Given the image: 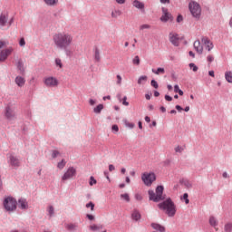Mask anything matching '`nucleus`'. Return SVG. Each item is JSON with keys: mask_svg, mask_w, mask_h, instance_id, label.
Instances as JSON below:
<instances>
[{"mask_svg": "<svg viewBox=\"0 0 232 232\" xmlns=\"http://www.w3.org/2000/svg\"><path fill=\"white\" fill-rule=\"evenodd\" d=\"M188 66L193 72H198V66H197L195 63H191L188 64Z\"/></svg>", "mask_w": 232, "mask_h": 232, "instance_id": "36", "label": "nucleus"}, {"mask_svg": "<svg viewBox=\"0 0 232 232\" xmlns=\"http://www.w3.org/2000/svg\"><path fill=\"white\" fill-rule=\"evenodd\" d=\"M179 91H180V88L179 87V85H175V86H174V92H175V93H179Z\"/></svg>", "mask_w": 232, "mask_h": 232, "instance_id": "55", "label": "nucleus"}, {"mask_svg": "<svg viewBox=\"0 0 232 232\" xmlns=\"http://www.w3.org/2000/svg\"><path fill=\"white\" fill-rule=\"evenodd\" d=\"M182 199L185 200L186 204H189V199L188 198V193H185L183 195Z\"/></svg>", "mask_w": 232, "mask_h": 232, "instance_id": "48", "label": "nucleus"}, {"mask_svg": "<svg viewBox=\"0 0 232 232\" xmlns=\"http://www.w3.org/2000/svg\"><path fill=\"white\" fill-rule=\"evenodd\" d=\"M94 59L96 63H101V51L99 48H96L94 51Z\"/></svg>", "mask_w": 232, "mask_h": 232, "instance_id": "24", "label": "nucleus"}, {"mask_svg": "<svg viewBox=\"0 0 232 232\" xmlns=\"http://www.w3.org/2000/svg\"><path fill=\"white\" fill-rule=\"evenodd\" d=\"M77 175V169L75 168L71 167L67 169V171L62 177V180H70L72 177Z\"/></svg>", "mask_w": 232, "mask_h": 232, "instance_id": "10", "label": "nucleus"}, {"mask_svg": "<svg viewBox=\"0 0 232 232\" xmlns=\"http://www.w3.org/2000/svg\"><path fill=\"white\" fill-rule=\"evenodd\" d=\"M116 3H118V5H124V3H126V0H116Z\"/></svg>", "mask_w": 232, "mask_h": 232, "instance_id": "58", "label": "nucleus"}, {"mask_svg": "<svg viewBox=\"0 0 232 232\" xmlns=\"http://www.w3.org/2000/svg\"><path fill=\"white\" fill-rule=\"evenodd\" d=\"M4 115L7 121H14L15 119V109L8 105L5 109Z\"/></svg>", "mask_w": 232, "mask_h": 232, "instance_id": "9", "label": "nucleus"}, {"mask_svg": "<svg viewBox=\"0 0 232 232\" xmlns=\"http://www.w3.org/2000/svg\"><path fill=\"white\" fill-rule=\"evenodd\" d=\"M122 15V11L121 10H114L111 12V17L113 19H117V17H121Z\"/></svg>", "mask_w": 232, "mask_h": 232, "instance_id": "28", "label": "nucleus"}, {"mask_svg": "<svg viewBox=\"0 0 232 232\" xmlns=\"http://www.w3.org/2000/svg\"><path fill=\"white\" fill-rule=\"evenodd\" d=\"M158 208L164 211L165 215L169 217H173L177 213V207L175 206V203H173V200H171V198H168L162 203H160L158 205Z\"/></svg>", "mask_w": 232, "mask_h": 232, "instance_id": "2", "label": "nucleus"}, {"mask_svg": "<svg viewBox=\"0 0 232 232\" xmlns=\"http://www.w3.org/2000/svg\"><path fill=\"white\" fill-rule=\"evenodd\" d=\"M132 6H134V8H137L138 10H140L141 12H144V3L139 1V0H134L132 2Z\"/></svg>", "mask_w": 232, "mask_h": 232, "instance_id": "17", "label": "nucleus"}, {"mask_svg": "<svg viewBox=\"0 0 232 232\" xmlns=\"http://www.w3.org/2000/svg\"><path fill=\"white\" fill-rule=\"evenodd\" d=\"M16 67L19 70L20 73H24V63H23V60H18L16 63Z\"/></svg>", "mask_w": 232, "mask_h": 232, "instance_id": "21", "label": "nucleus"}, {"mask_svg": "<svg viewBox=\"0 0 232 232\" xmlns=\"http://www.w3.org/2000/svg\"><path fill=\"white\" fill-rule=\"evenodd\" d=\"M194 48L196 52L199 54H202V52H204V47L200 44V41L197 40L194 42Z\"/></svg>", "mask_w": 232, "mask_h": 232, "instance_id": "18", "label": "nucleus"}, {"mask_svg": "<svg viewBox=\"0 0 232 232\" xmlns=\"http://www.w3.org/2000/svg\"><path fill=\"white\" fill-rule=\"evenodd\" d=\"M90 229L92 231H99V229H102V226L91 225Z\"/></svg>", "mask_w": 232, "mask_h": 232, "instance_id": "33", "label": "nucleus"}, {"mask_svg": "<svg viewBox=\"0 0 232 232\" xmlns=\"http://www.w3.org/2000/svg\"><path fill=\"white\" fill-rule=\"evenodd\" d=\"M188 9L194 19H200V15H202V7H200V5L198 3L191 1L188 4Z\"/></svg>", "mask_w": 232, "mask_h": 232, "instance_id": "5", "label": "nucleus"}, {"mask_svg": "<svg viewBox=\"0 0 232 232\" xmlns=\"http://www.w3.org/2000/svg\"><path fill=\"white\" fill-rule=\"evenodd\" d=\"M176 110H178V111H182V107H180V105H176Z\"/></svg>", "mask_w": 232, "mask_h": 232, "instance_id": "62", "label": "nucleus"}, {"mask_svg": "<svg viewBox=\"0 0 232 232\" xmlns=\"http://www.w3.org/2000/svg\"><path fill=\"white\" fill-rule=\"evenodd\" d=\"M55 65L59 66L60 68H63V62L61 61V59L59 58L55 59Z\"/></svg>", "mask_w": 232, "mask_h": 232, "instance_id": "43", "label": "nucleus"}, {"mask_svg": "<svg viewBox=\"0 0 232 232\" xmlns=\"http://www.w3.org/2000/svg\"><path fill=\"white\" fill-rule=\"evenodd\" d=\"M225 79L228 82L232 83V72H225Z\"/></svg>", "mask_w": 232, "mask_h": 232, "instance_id": "30", "label": "nucleus"}, {"mask_svg": "<svg viewBox=\"0 0 232 232\" xmlns=\"http://www.w3.org/2000/svg\"><path fill=\"white\" fill-rule=\"evenodd\" d=\"M64 166H66V161H64V160H62L60 162H58L57 164V168L59 169H63Z\"/></svg>", "mask_w": 232, "mask_h": 232, "instance_id": "34", "label": "nucleus"}, {"mask_svg": "<svg viewBox=\"0 0 232 232\" xmlns=\"http://www.w3.org/2000/svg\"><path fill=\"white\" fill-rule=\"evenodd\" d=\"M104 110V105L99 104L97 107L93 109L94 113H101Z\"/></svg>", "mask_w": 232, "mask_h": 232, "instance_id": "31", "label": "nucleus"}, {"mask_svg": "<svg viewBox=\"0 0 232 232\" xmlns=\"http://www.w3.org/2000/svg\"><path fill=\"white\" fill-rule=\"evenodd\" d=\"M14 53V47L10 46L0 51V63H5Z\"/></svg>", "mask_w": 232, "mask_h": 232, "instance_id": "8", "label": "nucleus"}, {"mask_svg": "<svg viewBox=\"0 0 232 232\" xmlns=\"http://www.w3.org/2000/svg\"><path fill=\"white\" fill-rule=\"evenodd\" d=\"M162 12L163 14L160 17V21H162V23H168V21L171 19V14H169L168 9L166 8H162Z\"/></svg>", "mask_w": 232, "mask_h": 232, "instance_id": "14", "label": "nucleus"}, {"mask_svg": "<svg viewBox=\"0 0 232 232\" xmlns=\"http://www.w3.org/2000/svg\"><path fill=\"white\" fill-rule=\"evenodd\" d=\"M169 38L170 43L174 46H179V41L180 37L179 36V34L177 33H170L169 35Z\"/></svg>", "mask_w": 232, "mask_h": 232, "instance_id": "13", "label": "nucleus"}, {"mask_svg": "<svg viewBox=\"0 0 232 232\" xmlns=\"http://www.w3.org/2000/svg\"><path fill=\"white\" fill-rule=\"evenodd\" d=\"M48 212H49V215L52 217V215H53V208L52 206L49 207L48 208Z\"/></svg>", "mask_w": 232, "mask_h": 232, "instance_id": "52", "label": "nucleus"}, {"mask_svg": "<svg viewBox=\"0 0 232 232\" xmlns=\"http://www.w3.org/2000/svg\"><path fill=\"white\" fill-rule=\"evenodd\" d=\"M188 54L190 57H192L193 59H195V53H193L192 51L188 52Z\"/></svg>", "mask_w": 232, "mask_h": 232, "instance_id": "60", "label": "nucleus"}, {"mask_svg": "<svg viewBox=\"0 0 232 232\" xmlns=\"http://www.w3.org/2000/svg\"><path fill=\"white\" fill-rule=\"evenodd\" d=\"M209 224L212 226V227H217L218 226V221L217 218H215V217L211 216L209 218Z\"/></svg>", "mask_w": 232, "mask_h": 232, "instance_id": "25", "label": "nucleus"}, {"mask_svg": "<svg viewBox=\"0 0 232 232\" xmlns=\"http://www.w3.org/2000/svg\"><path fill=\"white\" fill-rule=\"evenodd\" d=\"M207 61H208V64H209L210 63H213V61H215V56H213V54H208V55L207 56Z\"/></svg>", "mask_w": 232, "mask_h": 232, "instance_id": "40", "label": "nucleus"}, {"mask_svg": "<svg viewBox=\"0 0 232 232\" xmlns=\"http://www.w3.org/2000/svg\"><path fill=\"white\" fill-rule=\"evenodd\" d=\"M112 131H119V126L117 125H112Z\"/></svg>", "mask_w": 232, "mask_h": 232, "instance_id": "57", "label": "nucleus"}, {"mask_svg": "<svg viewBox=\"0 0 232 232\" xmlns=\"http://www.w3.org/2000/svg\"><path fill=\"white\" fill-rule=\"evenodd\" d=\"M3 208L7 213H14L17 209V199L14 197H5L3 201Z\"/></svg>", "mask_w": 232, "mask_h": 232, "instance_id": "4", "label": "nucleus"}, {"mask_svg": "<svg viewBox=\"0 0 232 232\" xmlns=\"http://www.w3.org/2000/svg\"><path fill=\"white\" fill-rule=\"evenodd\" d=\"M7 162L12 166V168H19V166H21L19 158L13 154L9 155Z\"/></svg>", "mask_w": 232, "mask_h": 232, "instance_id": "11", "label": "nucleus"}, {"mask_svg": "<svg viewBox=\"0 0 232 232\" xmlns=\"http://www.w3.org/2000/svg\"><path fill=\"white\" fill-rule=\"evenodd\" d=\"M182 21H183V17H182V15H178V17H177V23H182Z\"/></svg>", "mask_w": 232, "mask_h": 232, "instance_id": "54", "label": "nucleus"}, {"mask_svg": "<svg viewBox=\"0 0 232 232\" xmlns=\"http://www.w3.org/2000/svg\"><path fill=\"white\" fill-rule=\"evenodd\" d=\"M201 42L204 44L206 50H208V52H209L210 50H213V48H214L213 42H211V40H209V38L203 37L201 39Z\"/></svg>", "mask_w": 232, "mask_h": 232, "instance_id": "12", "label": "nucleus"}, {"mask_svg": "<svg viewBox=\"0 0 232 232\" xmlns=\"http://www.w3.org/2000/svg\"><path fill=\"white\" fill-rule=\"evenodd\" d=\"M109 171H115V166L113 165H109Z\"/></svg>", "mask_w": 232, "mask_h": 232, "instance_id": "56", "label": "nucleus"}, {"mask_svg": "<svg viewBox=\"0 0 232 232\" xmlns=\"http://www.w3.org/2000/svg\"><path fill=\"white\" fill-rule=\"evenodd\" d=\"M225 231L226 232H231L232 231V224L228 223L225 225Z\"/></svg>", "mask_w": 232, "mask_h": 232, "instance_id": "38", "label": "nucleus"}, {"mask_svg": "<svg viewBox=\"0 0 232 232\" xmlns=\"http://www.w3.org/2000/svg\"><path fill=\"white\" fill-rule=\"evenodd\" d=\"M86 208H91V210L93 211L95 208V204H93V202H89L86 204Z\"/></svg>", "mask_w": 232, "mask_h": 232, "instance_id": "46", "label": "nucleus"}, {"mask_svg": "<svg viewBox=\"0 0 232 232\" xmlns=\"http://www.w3.org/2000/svg\"><path fill=\"white\" fill-rule=\"evenodd\" d=\"M141 180L145 186H151L157 180V176L153 172H144L141 175Z\"/></svg>", "mask_w": 232, "mask_h": 232, "instance_id": "6", "label": "nucleus"}, {"mask_svg": "<svg viewBox=\"0 0 232 232\" xmlns=\"http://www.w3.org/2000/svg\"><path fill=\"white\" fill-rule=\"evenodd\" d=\"M152 73H155V75H164V73H166V71L164 70V68H158L157 70L152 69Z\"/></svg>", "mask_w": 232, "mask_h": 232, "instance_id": "26", "label": "nucleus"}, {"mask_svg": "<svg viewBox=\"0 0 232 232\" xmlns=\"http://www.w3.org/2000/svg\"><path fill=\"white\" fill-rule=\"evenodd\" d=\"M120 197L121 200H125V202H130V194L128 193L121 194Z\"/></svg>", "mask_w": 232, "mask_h": 232, "instance_id": "32", "label": "nucleus"}, {"mask_svg": "<svg viewBox=\"0 0 232 232\" xmlns=\"http://www.w3.org/2000/svg\"><path fill=\"white\" fill-rule=\"evenodd\" d=\"M19 46H21L22 48L26 46V41H24V38H21L19 41Z\"/></svg>", "mask_w": 232, "mask_h": 232, "instance_id": "44", "label": "nucleus"}, {"mask_svg": "<svg viewBox=\"0 0 232 232\" xmlns=\"http://www.w3.org/2000/svg\"><path fill=\"white\" fill-rule=\"evenodd\" d=\"M59 155H61L59 150H53V152H52L53 159H56V157H59Z\"/></svg>", "mask_w": 232, "mask_h": 232, "instance_id": "45", "label": "nucleus"}, {"mask_svg": "<svg viewBox=\"0 0 232 232\" xmlns=\"http://www.w3.org/2000/svg\"><path fill=\"white\" fill-rule=\"evenodd\" d=\"M184 150H185V147H182V146H179V145H178L174 149L176 153H182V151H184Z\"/></svg>", "mask_w": 232, "mask_h": 232, "instance_id": "35", "label": "nucleus"}, {"mask_svg": "<svg viewBox=\"0 0 232 232\" xmlns=\"http://www.w3.org/2000/svg\"><path fill=\"white\" fill-rule=\"evenodd\" d=\"M150 85H151L153 88H155V90L159 89V83H158L157 81H155V80H152V81L150 82Z\"/></svg>", "mask_w": 232, "mask_h": 232, "instance_id": "41", "label": "nucleus"}, {"mask_svg": "<svg viewBox=\"0 0 232 232\" xmlns=\"http://www.w3.org/2000/svg\"><path fill=\"white\" fill-rule=\"evenodd\" d=\"M87 218H89V220H93V216L92 215L88 214Z\"/></svg>", "mask_w": 232, "mask_h": 232, "instance_id": "64", "label": "nucleus"}, {"mask_svg": "<svg viewBox=\"0 0 232 232\" xmlns=\"http://www.w3.org/2000/svg\"><path fill=\"white\" fill-rule=\"evenodd\" d=\"M135 198H136V200L140 201V200H142V195H140V194H136V195H135Z\"/></svg>", "mask_w": 232, "mask_h": 232, "instance_id": "53", "label": "nucleus"}, {"mask_svg": "<svg viewBox=\"0 0 232 232\" xmlns=\"http://www.w3.org/2000/svg\"><path fill=\"white\" fill-rule=\"evenodd\" d=\"M44 84L46 88H58L59 80L53 76H47L44 78Z\"/></svg>", "mask_w": 232, "mask_h": 232, "instance_id": "7", "label": "nucleus"}, {"mask_svg": "<svg viewBox=\"0 0 232 232\" xmlns=\"http://www.w3.org/2000/svg\"><path fill=\"white\" fill-rule=\"evenodd\" d=\"M132 220H140V212L134 210L131 214Z\"/></svg>", "mask_w": 232, "mask_h": 232, "instance_id": "27", "label": "nucleus"}, {"mask_svg": "<svg viewBox=\"0 0 232 232\" xmlns=\"http://www.w3.org/2000/svg\"><path fill=\"white\" fill-rule=\"evenodd\" d=\"M127 101H128V97L124 96L122 99L123 106H130V102H128Z\"/></svg>", "mask_w": 232, "mask_h": 232, "instance_id": "47", "label": "nucleus"}, {"mask_svg": "<svg viewBox=\"0 0 232 232\" xmlns=\"http://www.w3.org/2000/svg\"><path fill=\"white\" fill-rule=\"evenodd\" d=\"M160 3H162L163 5H165V3H167L168 5H169V0H160Z\"/></svg>", "mask_w": 232, "mask_h": 232, "instance_id": "63", "label": "nucleus"}, {"mask_svg": "<svg viewBox=\"0 0 232 232\" xmlns=\"http://www.w3.org/2000/svg\"><path fill=\"white\" fill-rule=\"evenodd\" d=\"M132 63L136 64V66H139V64H140V58L137 55L134 57V59L132 60Z\"/></svg>", "mask_w": 232, "mask_h": 232, "instance_id": "37", "label": "nucleus"}, {"mask_svg": "<svg viewBox=\"0 0 232 232\" xmlns=\"http://www.w3.org/2000/svg\"><path fill=\"white\" fill-rule=\"evenodd\" d=\"M6 42L5 41H3V40H0V50L1 48H5V46H6Z\"/></svg>", "mask_w": 232, "mask_h": 232, "instance_id": "50", "label": "nucleus"}, {"mask_svg": "<svg viewBox=\"0 0 232 232\" xmlns=\"http://www.w3.org/2000/svg\"><path fill=\"white\" fill-rule=\"evenodd\" d=\"M117 84H119L121 86V84L122 83V77H121V75H117Z\"/></svg>", "mask_w": 232, "mask_h": 232, "instance_id": "49", "label": "nucleus"}, {"mask_svg": "<svg viewBox=\"0 0 232 232\" xmlns=\"http://www.w3.org/2000/svg\"><path fill=\"white\" fill-rule=\"evenodd\" d=\"M65 229H67V231L74 232L79 229V225L77 223H68L65 225Z\"/></svg>", "mask_w": 232, "mask_h": 232, "instance_id": "16", "label": "nucleus"}, {"mask_svg": "<svg viewBox=\"0 0 232 232\" xmlns=\"http://www.w3.org/2000/svg\"><path fill=\"white\" fill-rule=\"evenodd\" d=\"M44 3L47 6H57V5H59V0H44Z\"/></svg>", "mask_w": 232, "mask_h": 232, "instance_id": "22", "label": "nucleus"}, {"mask_svg": "<svg viewBox=\"0 0 232 232\" xmlns=\"http://www.w3.org/2000/svg\"><path fill=\"white\" fill-rule=\"evenodd\" d=\"M147 81H148V76L146 75L140 76L138 79V84H146Z\"/></svg>", "mask_w": 232, "mask_h": 232, "instance_id": "29", "label": "nucleus"}, {"mask_svg": "<svg viewBox=\"0 0 232 232\" xmlns=\"http://www.w3.org/2000/svg\"><path fill=\"white\" fill-rule=\"evenodd\" d=\"M149 198L152 200V202H160V200H164L166 196L164 195V187L158 186L156 190H149Z\"/></svg>", "mask_w": 232, "mask_h": 232, "instance_id": "3", "label": "nucleus"}, {"mask_svg": "<svg viewBox=\"0 0 232 232\" xmlns=\"http://www.w3.org/2000/svg\"><path fill=\"white\" fill-rule=\"evenodd\" d=\"M150 28H151V25H150L148 24H144L140 26V30H150Z\"/></svg>", "mask_w": 232, "mask_h": 232, "instance_id": "39", "label": "nucleus"}, {"mask_svg": "<svg viewBox=\"0 0 232 232\" xmlns=\"http://www.w3.org/2000/svg\"><path fill=\"white\" fill-rule=\"evenodd\" d=\"M151 227H152L153 229H156V231H160V232H164V231H166V228H165L164 227H162V226H160V225H159V224H157V223H152V224H151Z\"/></svg>", "mask_w": 232, "mask_h": 232, "instance_id": "23", "label": "nucleus"}, {"mask_svg": "<svg viewBox=\"0 0 232 232\" xmlns=\"http://www.w3.org/2000/svg\"><path fill=\"white\" fill-rule=\"evenodd\" d=\"M18 208H20V209H28V201L24 198H20L18 200Z\"/></svg>", "mask_w": 232, "mask_h": 232, "instance_id": "19", "label": "nucleus"}, {"mask_svg": "<svg viewBox=\"0 0 232 232\" xmlns=\"http://www.w3.org/2000/svg\"><path fill=\"white\" fill-rule=\"evenodd\" d=\"M14 82L15 84H17V86H19L20 88H23V86H24V82H26V80H24L21 76H17L14 80Z\"/></svg>", "mask_w": 232, "mask_h": 232, "instance_id": "20", "label": "nucleus"}, {"mask_svg": "<svg viewBox=\"0 0 232 232\" xmlns=\"http://www.w3.org/2000/svg\"><path fill=\"white\" fill-rule=\"evenodd\" d=\"M208 75H210V77H215V72L214 71H209Z\"/></svg>", "mask_w": 232, "mask_h": 232, "instance_id": "61", "label": "nucleus"}, {"mask_svg": "<svg viewBox=\"0 0 232 232\" xmlns=\"http://www.w3.org/2000/svg\"><path fill=\"white\" fill-rule=\"evenodd\" d=\"M8 24V14H1L0 15V28H5Z\"/></svg>", "mask_w": 232, "mask_h": 232, "instance_id": "15", "label": "nucleus"}, {"mask_svg": "<svg viewBox=\"0 0 232 232\" xmlns=\"http://www.w3.org/2000/svg\"><path fill=\"white\" fill-rule=\"evenodd\" d=\"M89 104H91V106H95V100L91 99Z\"/></svg>", "mask_w": 232, "mask_h": 232, "instance_id": "59", "label": "nucleus"}, {"mask_svg": "<svg viewBox=\"0 0 232 232\" xmlns=\"http://www.w3.org/2000/svg\"><path fill=\"white\" fill-rule=\"evenodd\" d=\"M89 184H90V186H93V185L97 184V179L95 178H93V176H92L90 178V183Z\"/></svg>", "mask_w": 232, "mask_h": 232, "instance_id": "42", "label": "nucleus"}, {"mask_svg": "<svg viewBox=\"0 0 232 232\" xmlns=\"http://www.w3.org/2000/svg\"><path fill=\"white\" fill-rule=\"evenodd\" d=\"M165 101H168L169 102H171V101H173V98L169 95H165Z\"/></svg>", "mask_w": 232, "mask_h": 232, "instance_id": "51", "label": "nucleus"}, {"mask_svg": "<svg viewBox=\"0 0 232 232\" xmlns=\"http://www.w3.org/2000/svg\"><path fill=\"white\" fill-rule=\"evenodd\" d=\"M53 41L58 50H67L73 44V35L66 32L57 33L53 36Z\"/></svg>", "mask_w": 232, "mask_h": 232, "instance_id": "1", "label": "nucleus"}]
</instances>
